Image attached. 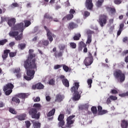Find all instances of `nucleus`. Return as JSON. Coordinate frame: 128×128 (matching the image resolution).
<instances>
[{
	"instance_id": "nucleus-62",
	"label": "nucleus",
	"mask_w": 128,
	"mask_h": 128,
	"mask_svg": "<svg viewBox=\"0 0 128 128\" xmlns=\"http://www.w3.org/2000/svg\"><path fill=\"white\" fill-rule=\"evenodd\" d=\"M111 94H118V92L116 90H111Z\"/></svg>"
},
{
	"instance_id": "nucleus-54",
	"label": "nucleus",
	"mask_w": 128,
	"mask_h": 128,
	"mask_svg": "<svg viewBox=\"0 0 128 128\" xmlns=\"http://www.w3.org/2000/svg\"><path fill=\"white\" fill-rule=\"evenodd\" d=\"M110 98L111 100H118V97L116 96H110Z\"/></svg>"
},
{
	"instance_id": "nucleus-38",
	"label": "nucleus",
	"mask_w": 128,
	"mask_h": 128,
	"mask_svg": "<svg viewBox=\"0 0 128 128\" xmlns=\"http://www.w3.org/2000/svg\"><path fill=\"white\" fill-rule=\"evenodd\" d=\"M8 42V40L7 39H4L0 40V46H4V44H6Z\"/></svg>"
},
{
	"instance_id": "nucleus-21",
	"label": "nucleus",
	"mask_w": 128,
	"mask_h": 128,
	"mask_svg": "<svg viewBox=\"0 0 128 128\" xmlns=\"http://www.w3.org/2000/svg\"><path fill=\"white\" fill-rule=\"evenodd\" d=\"M16 18H11L9 20H8V24L9 26L12 27V26L16 24Z\"/></svg>"
},
{
	"instance_id": "nucleus-34",
	"label": "nucleus",
	"mask_w": 128,
	"mask_h": 128,
	"mask_svg": "<svg viewBox=\"0 0 128 128\" xmlns=\"http://www.w3.org/2000/svg\"><path fill=\"white\" fill-rule=\"evenodd\" d=\"M54 56L56 58H60L62 56V52H55L54 54Z\"/></svg>"
},
{
	"instance_id": "nucleus-7",
	"label": "nucleus",
	"mask_w": 128,
	"mask_h": 128,
	"mask_svg": "<svg viewBox=\"0 0 128 128\" xmlns=\"http://www.w3.org/2000/svg\"><path fill=\"white\" fill-rule=\"evenodd\" d=\"M107 21H108V16H106V15L102 14L100 16L98 22L100 26H102V28H104V25L106 24Z\"/></svg>"
},
{
	"instance_id": "nucleus-5",
	"label": "nucleus",
	"mask_w": 128,
	"mask_h": 128,
	"mask_svg": "<svg viewBox=\"0 0 128 128\" xmlns=\"http://www.w3.org/2000/svg\"><path fill=\"white\" fill-rule=\"evenodd\" d=\"M14 88V86L10 82L6 84L3 88V90L6 96H10Z\"/></svg>"
},
{
	"instance_id": "nucleus-45",
	"label": "nucleus",
	"mask_w": 128,
	"mask_h": 128,
	"mask_svg": "<svg viewBox=\"0 0 128 128\" xmlns=\"http://www.w3.org/2000/svg\"><path fill=\"white\" fill-rule=\"evenodd\" d=\"M58 48L60 50H64L66 48V45L64 44H60L59 45Z\"/></svg>"
},
{
	"instance_id": "nucleus-57",
	"label": "nucleus",
	"mask_w": 128,
	"mask_h": 128,
	"mask_svg": "<svg viewBox=\"0 0 128 128\" xmlns=\"http://www.w3.org/2000/svg\"><path fill=\"white\" fill-rule=\"evenodd\" d=\"M12 8H18V4L16 2L12 3L11 5Z\"/></svg>"
},
{
	"instance_id": "nucleus-43",
	"label": "nucleus",
	"mask_w": 128,
	"mask_h": 128,
	"mask_svg": "<svg viewBox=\"0 0 128 128\" xmlns=\"http://www.w3.org/2000/svg\"><path fill=\"white\" fill-rule=\"evenodd\" d=\"M70 47L72 48H76V44L74 42H72L70 43Z\"/></svg>"
},
{
	"instance_id": "nucleus-29",
	"label": "nucleus",
	"mask_w": 128,
	"mask_h": 128,
	"mask_svg": "<svg viewBox=\"0 0 128 128\" xmlns=\"http://www.w3.org/2000/svg\"><path fill=\"white\" fill-rule=\"evenodd\" d=\"M44 18H47L48 20H49L50 22H52V20L53 18L52 16L48 13H46L44 15Z\"/></svg>"
},
{
	"instance_id": "nucleus-51",
	"label": "nucleus",
	"mask_w": 128,
	"mask_h": 128,
	"mask_svg": "<svg viewBox=\"0 0 128 128\" xmlns=\"http://www.w3.org/2000/svg\"><path fill=\"white\" fill-rule=\"evenodd\" d=\"M62 64H56L54 66V70H58V68H62Z\"/></svg>"
},
{
	"instance_id": "nucleus-27",
	"label": "nucleus",
	"mask_w": 128,
	"mask_h": 128,
	"mask_svg": "<svg viewBox=\"0 0 128 128\" xmlns=\"http://www.w3.org/2000/svg\"><path fill=\"white\" fill-rule=\"evenodd\" d=\"M12 102H16V104H18L20 102V100L16 96L12 97Z\"/></svg>"
},
{
	"instance_id": "nucleus-25",
	"label": "nucleus",
	"mask_w": 128,
	"mask_h": 128,
	"mask_svg": "<svg viewBox=\"0 0 128 128\" xmlns=\"http://www.w3.org/2000/svg\"><path fill=\"white\" fill-rule=\"evenodd\" d=\"M33 108H36L38 112L42 109V105L38 103H36L33 105Z\"/></svg>"
},
{
	"instance_id": "nucleus-22",
	"label": "nucleus",
	"mask_w": 128,
	"mask_h": 128,
	"mask_svg": "<svg viewBox=\"0 0 128 128\" xmlns=\"http://www.w3.org/2000/svg\"><path fill=\"white\" fill-rule=\"evenodd\" d=\"M72 18H74V14H68L63 18L62 20H72Z\"/></svg>"
},
{
	"instance_id": "nucleus-41",
	"label": "nucleus",
	"mask_w": 128,
	"mask_h": 128,
	"mask_svg": "<svg viewBox=\"0 0 128 128\" xmlns=\"http://www.w3.org/2000/svg\"><path fill=\"white\" fill-rule=\"evenodd\" d=\"M87 83L88 84V86H89L90 88H92V78H89L87 80Z\"/></svg>"
},
{
	"instance_id": "nucleus-9",
	"label": "nucleus",
	"mask_w": 128,
	"mask_h": 128,
	"mask_svg": "<svg viewBox=\"0 0 128 128\" xmlns=\"http://www.w3.org/2000/svg\"><path fill=\"white\" fill-rule=\"evenodd\" d=\"M44 28L46 30L47 34V38L50 42H52V40H54V38H54L55 35L53 34L50 29L46 27V26H44Z\"/></svg>"
},
{
	"instance_id": "nucleus-28",
	"label": "nucleus",
	"mask_w": 128,
	"mask_h": 128,
	"mask_svg": "<svg viewBox=\"0 0 128 128\" xmlns=\"http://www.w3.org/2000/svg\"><path fill=\"white\" fill-rule=\"evenodd\" d=\"M106 10L108 12H111V14H114L116 12V8H112L110 7L106 6Z\"/></svg>"
},
{
	"instance_id": "nucleus-36",
	"label": "nucleus",
	"mask_w": 128,
	"mask_h": 128,
	"mask_svg": "<svg viewBox=\"0 0 128 128\" xmlns=\"http://www.w3.org/2000/svg\"><path fill=\"white\" fill-rule=\"evenodd\" d=\"M80 36H81L80 34L78 33L74 37V40H80Z\"/></svg>"
},
{
	"instance_id": "nucleus-14",
	"label": "nucleus",
	"mask_w": 128,
	"mask_h": 128,
	"mask_svg": "<svg viewBox=\"0 0 128 128\" xmlns=\"http://www.w3.org/2000/svg\"><path fill=\"white\" fill-rule=\"evenodd\" d=\"M50 44V42L48 40H40L38 43L39 46H48Z\"/></svg>"
},
{
	"instance_id": "nucleus-39",
	"label": "nucleus",
	"mask_w": 128,
	"mask_h": 128,
	"mask_svg": "<svg viewBox=\"0 0 128 128\" xmlns=\"http://www.w3.org/2000/svg\"><path fill=\"white\" fill-rule=\"evenodd\" d=\"M9 112L11 114H18V112H16L14 109L12 108H9Z\"/></svg>"
},
{
	"instance_id": "nucleus-8",
	"label": "nucleus",
	"mask_w": 128,
	"mask_h": 128,
	"mask_svg": "<svg viewBox=\"0 0 128 128\" xmlns=\"http://www.w3.org/2000/svg\"><path fill=\"white\" fill-rule=\"evenodd\" d=\"M13 30H18V32H20L22 34V32H24V23L20 22L16 24L13 27Z\"/></svg>"
},
{
	"instance_id": "nucleus-37",
	"label": "nucleus",
	"mask_w": 128,
	"mask_h": 128,
	"mask_svg": "<svg viewBox=\"0 0 128 128\" xmlns=\"http://www.w3.org/2000/svg\"><path fill=\"white\" fill-rule=\"evenodd\" d=\"M91 110L94 114H96L98 112V110L96 109V107L93 106L91 108Z\"/></svg>"
},
{
	"instance_id": "nucleus-56",
	"label": "nucleus",
	"mask_w": 128,
	"mask_h": 128,
	"mask_svg": "<svg viewBox=\"0 0 128 128\" xmlns=\"http://www.w3.org/2000/svg\"><path fill=\"white\" fill-rule=\"evenodd\" d=\"M128 54V50H125L122 52L121 54L122 56H126Z\"/></svg>"
},
{
	"instance_id": "nucleus-47",
	"label": "nucleus",
	"mask_w": 128,
	"mask_h": 128,
	"mask_svg": "<svg viewBox=\"0 0 128 128\" xmlns=\"http://www.w3.org/2000/svg\"><path fill=\"white\" fill-rule=\"evenodd\" d=\"M14 74H16L20 72V68H15L14 70Z\"/></svg>"
},
{
	"instance_id": "nucleus-16",
	"label": "nucleus",
	"mask_w": 128,
	"mask_h": 128,
	"mask_svg": "<svg viewBox=\"0 0 128 128\" xmlns=\"http://www.w3.org/2000/svg\"><path fill=\"white\" fill-rule=\"evenodd\" d=\"M16 96L18 98H22V100H24L28 96V94L26 93H20L16 94Z\"/></svg>"
},
{
	"instance_id": "nucleus-53",
	"label": "nucleus",
	"mask_w": 128,
	"mask_h": 128,
	"mask_svg": "<svg viewBox=\"0 0 128 128\" xmlns=\"http://www.w3.org/2000/svg\"><path fill=\"white\" fill-rule=\"evenodd\" d=\"M90 13L88 12V11H85L84 12V16L85 18H88V16H90Z\"/></svg>"
},
{
	"instance_id": "nucleus-10",
	"label": "nucleus",
	"mask_w": 128,
	"mask_h": 128,
	"mask_svg": "<svg viewBox=\"0 0 128 128\" xmlns=\"http://www.w3.org/2000/svg\"><path fill=\"white\" fill-rule=\"evenodd\" d=\"M85 6L88 10H92L94 8V4L92 0H86L85 2Z\"/></svg>"
},
{
	"instance_id": "nucleus-55",
	"label": "nucleus",
	"mask_w": 128,
	"mask_h": 128,
	"mask_svg": "<svg viewBox=\"0 0 128 128\" xmlns=\"http://www.w3.org/2000/svg\"><path fill=\"white\" fill-rule=\"evenodd\" d=\"M86 34H88V36H92V34H94V31H92L91 30H88L86 31Z\"/></svg>"
},
{
	"instance_id": "nucleus-1",
	"label": "nucleus",
	"mask_w": 128,
	"mask_h": 128,
	"mask_svg": "<svg viewBox=\"0 0 128 128\" xmlns=\"http://www.w3.org/2000/svg\"><path fill=\"white\" fill-rule=\"evenodd\" d=\"M36 58V54H29L28 58L24 62V66L26 70L27 76H24V78L26 80H30L34 77L36 70H37V64L36 63V59L34 58ZM34 58V59H32Z\"/></svg>"
},
{
	"instance_id": "nucleus-12",
	"label": "nucleus",
	"mask_w": 128,
	"mask_h": 128,
	"mask_svg": "<svg viewBox=\"0 0 128 128\" xmlns=\"http://www.w3.org/2000/svg\"><path fill=\"white\" fill-rule=\"evenodd\" d=\"M76 116L72 115L68 117L66 119L68 128H72L71 124H72L74 122V120H72V118H74Z\"/></svg>"
},
{
	"instance_id": "nucleus-48",
	"label": "nucleus",
	"mask_w": 128,
	"mask_h": 128,
	"mask_svg": "<svg viewBox=\"0 0 128 128\" xmlns=\"http://www.w3.org/2000/svg\"><path fill=\"white\" fill-rule=\"evenodd\" d=\"M9 56L10 58H14V56H16V53L14 52H10Z\"/></svg>"
},
{
	"instance_id": "nucleus-2",
	"label": "nucleus",
	"mask_w": 128,
	"mask_h": 128,
	"mask_svg": "<svg viewBox=\"0 0 128 128\" xmlns=\"http://www.w3.org/2000/svg\"><path fill=\"white\" fill-rule=\"evenodd\" d=\"M74 84V86L70 88V90L72 94H73V100H78L80 98V94H82V90H80L79 92L78 91V88H80L79 82H75Z\"/></svg>"
},
{
	"instance_id": "nucleus-59",
	"label": "nucleus",
	"mask_w": 128,
	"mask_h": 128,
	"mask_svg": "<svg viewBox=\"0 0 128 128\" xmlns=\"http://www.w3.org/2000/svg\"><path fill=\"white\" fill-rule=\"evenodd\" d=\"M74 14H76V10H74V9H70V14L74 15Z\"/></svg>"
},
{
	"instance_id": "nucleus-42",
	"label": "nucleus",
	"mask_w": 128,
	"mask_h": 128,
	"mask_svg": "<svg viewBox=\"0 0 128 128\" xmlns=\"http://www.w3.org/2000/svg\"><path fill=\"white\" fill-rule=\"evenodd\" d=\"M62 68H63V70H64V72H68L70 68H68V66H66V64H62Z\"/></svg>"
},
{
	"instance_id": "nucleus-31",
	"label": "nucleus",
	"mask_w": 128,
	"mask_h": 128,
	"mask_svg": "<svg viewBox=\"0 0 128 128\" xmlns=\"http://www.w3.org/2000/svg\"><path fill=\"white\" fill-rule=\"evenodd\" d=\"M33 126L34 128H40V124L38 122H32Z\"/></svg>"
},
{
	"instance_id": "nucleus-58",
	"label": "nucleus",
	"mask_w": 128,
	"mask_h": 128,
	"mask_svg": "<svg viewBox=\"0 0 128 128\" xmlns=\"http://www.w3.org/2000/svg\"><path fill=\"white\" fill-rule=\"evenodd\" d=\"M124 27V24L123 23H122L121 24H120L119 30H123Z\"/></svg>"
},
{
	"instance_id": "nucleus-4",
	"label": "nucleus",
	"mask_w": 128,
	"mask_h": 128,
	"mask_svg": "<svg viewBox=\"0 0 128 128\" xmlns=\"http://www.w3.org/2000/svg\"><path fill=\"white\" fill-rule=\"evenodd\" d=\"M29 116H30L32 118L35 120H40V112H38V110L36 108H28Z\"/></svg>"
},
{
	"instance_id": "nucleus-33",
	"label": "nucleus",
	"mask_w": 128,
	"mask_h": 128,
	"mask_svg": "<svg viewBox=\"0 0 128 128\" xmlns=\"http://www.w3.org/2000/svg\"><path fill=\"white\" fill-rule=\"evenodd\" d=\"M24 28H28V26H30V24H32V22H30V21L28 20H24Z\"/></svg>"
},
{
	"instance_id": "nucleus-52",
	"label": "nucleus",
	"mask_w": 128,
	"mask_h": 128,
	"mask_svg": "<svg viewBox=\"0 0 128 128\" xmlns=\"http://www.w3.org/2000/svg\"><path fill=\"white\" fill-rule=\"evenodd\" d=\"M108 112V110H102L100 113H98L99 116H102V114H104Z\"/></svg>"
},
{
	"instance_id": "nucleus-11",
	"label": "nucleus",
	"mask_w": 128,
	"mask_h": 128,
	"mask_svg": "<svg viewBox=\"0 0 128 128\" xmlns=\"http://www.w3.org/2000/svg\"><path fill=\"white\" fill-rule=\"evenodd\" d=\"M64 114H60L58 118V120L60 122L58 124L59 126H64Z\"/></svg>"
},
{
	"instance_id": "nucleus-17",
	"label": "nucleus",
	"mask_w": 128,
	"mask_h": 128,
	"mask_svg": "<svg viewBox=\"0 0 128 128\" xmlns=\"http://www.w3.org/2000/svg\"><path fill=\"white\" fill-rule=\"evenodd\" d=\"M64 96L61 95L60 94H58L56 95L55 102H60L64 100Z\"/></svg>"
},
{
	"instance_id": "nucleus-40",
	"label": "nucleus",
	"mask_w": 128,
	"mask_h": 128,
	"mask_svg": "<svg viewBox=\"0 0 128 128\" xmlns=\"http://www.w3.org/2000/svg\"><path fill=\"white\" fill-rule=\"evenodd\" d=\"M90 42H92V35H88V39L86 44H90Z\"/></svg>"
},
{
	"instance_id": "nucleus-13",
	"label": "nucleus",
	"mask_w": 128,
	"mask_h": 128,
	"mask_svg": "<svg viewBox=\"0 0 128 128\" xmlns=\"http://www.w3.org/2000/svg\"><path fill=\"white\" fill-rule=\"evenodd\" d=\"M94 62V59L91 58H86L84 60V64L86 66H90Z\"/></svg>"
},
{
	"instance_id": "nucleus-46",
	"label": "nucleus",
	"mask_w": 128,
	"mask_h": 128,
	"mask_svg": "<svg viewBox=\"0 0 128 128\" xmlns=\"http://www.w3.org/2000/svg\"><path fill=\"white\" fill-rule=\"evenodd\" d=\"M25 124H26V128H30V126H32V123H30V121H26Z\"/></svg>"
},
{
	"instance_id": "nucleus-6",
	"label": "nucleus",
	"mask_w": 128,
	"mask_h": 128,
	"mask_svg": "<svg viewBox=\"0 0 128 128\" xmlns=\"http://www.w3.org/2000/svg\"><path fill=\"white\" fill-rule=\"evenodd\" d=\"M9 36L14 38L16 40H22V33H20L18 35V31H10L9 32Z\"/></svg>"
},
{
	"instance_id": "nucleus-19",
	"label": "nucleus",
	"mask_w": 128,
	"mask_h": 128,
	"mask_svg": "<svg viewBox=\"0 0 128 128\" xmlns=\"http://www.w3.org/2000/svg\"><path fill=\"white\" fill-rule=\"evenodd\" d=\"M78 26V24L74 22H70L68 24V30H74V28H76Z\"/></svg>"
},
{
	"instance_id": "nucleus-60",
	"label": "nucleus",
	"mask_w": 128,
	"mask_h": 128,
	"mask_svg": "<svg viewBox=\"0 0 128 128\" xmlns=\"http://www.w3.org/2000/svg\"><path fill=\"white\" fill-rule=\"evenodd\" d=\"M16 76L18 78H22V73H20V72L17 73L16 74Z\"/></svg>"
},
{
	"instance_id": "nucleus-61",
	"label": "nucleus",
	"mask_w": 128,
	"mask_h": 128,
	"mask_svg": "<svg viewBox=\"0 0 128 128\" xmlns=\"http://www.w3.org/2000/svg\"><path fill=\"white\" fill-rule=\"evenodd\" d=\"M110 98H108V99L106 100V104H110V102H112V101L110 100Z\"/></svg>"
},
{
	"instance_id": "nucleus-30",
	"label": "nucleus",
	"mask_w": 128,
	"mask_h": 128,
	"mask_svg": "<svg viewBox=\"0 0 128 128\" xmlns=\"http://www.w3.org/2000/svg\"><path fill=\"white\" fill-rule=\"evenodd\" d=\"M104 0H98V2H96V6L97 8H100L102 6V4Z\"/></svg>"
},
{
	"instance_id": "nucleus-18",
	"label": "nucleus",
	"mask_w": 128,
	"mask_h": 128,
	"mask_svg": "<svg viewBox=\"0 0 128 128\" xmlns=\"http://www.w3.org/2000/svg\"><path fill=\"white\" fill-rule=\"evenodd\" d=\"M9 52H10V50H4V53L2 54V58H3V60H6V58L8 56Z\"/></svg>"
},
{
	"instance_id": "nucleus-3",
	"label": "nucleus",
	"mask_w": 128,
	"mask_h": 128,
	"mask_svg": "<svg viewBox=\"0 0 128 128\" xmlns=\"http://www.w3.org/2000/svg\"><path fill=\"white\" fill-rule=\"evenodd\" d=\"M114 76L118 82L122 84L126 80V74L121 70H118L114 72Z\"/></svg>"
},
{
	"instance_id": "nucleus-35",
	"label": "nucleus",
	"mask_w": 128,
	"mask_h": 128,
	"mask_svg": "<svg viewBox=\"0 0 128 128\" xmlns=\"http://www.w3.org/2000/svg\"><path fill=\"white\" fill-rule=\"evenodd\" d=\"M26 44H20L18 45V48H20V50H24L26 48Z\"/></svg>"
},
{
	"instance_id": "nucleus-44",
	"label": "nucleus",
	"mask_w": 128,
	"mask_h": 128,
	"mask_svg": "<svg viewBox=\"0 0 128 128\" xmlns=\"http://www.w3.org/2000/svg\"><path fill=\"white\" fill-rule=\"evenodd\" d=\"M81 108L82 110H86L88 109V104H85L82 105L81 106Z\"/></svg>"
},
{
	"instance_id": "nucleus-26",
	"label": "nucleus",
	"mask_w": 128,
	"mask_h": 128,
	"mask_svg": "<svg viewBox=\"0 0 128 128\" xmlns=\"http://www.w3.org/2000/svg\"><path fill=\"white\" fill-rule=\"evenodd\" d=\"M48 84L50 86H54L56 84V78H52L48 80Z\"/></svg>"
},
{
	"instance_id": "nucleus-24",
	"label": "nucleus",
	"mask_w": 128,
	"mask_h": 128,
	"mask_svg": "<svg viewBox=\"0 0 128 128\" xmlns=\"http://www.w3.org/2000/svg\"><path fill=\"white\" fill-rule=\"evenodd\" d=\"M62 82L64 86H66V88L70 87V82H68V80L66 78L62 80Z\"/></svg>"
},
{
	"instance_id": "nucleus-20",
	"label": "nucleus",
	"mask_w": 128,
	"mask_h": 128,
	"mask_svg": "<svg viewBox=\"0 0 128 128\" xmlns=\"http://www.w3.org/2000/svg\"><path fill=\"white\" fill-rule=\"evenodd\" d=\"M15 118H18V120H24L26 118V114H22L20 115H17Z\"/></svg>"
},
{
	"instance_id": "nucleus-15",
	"label": "nucleus",
	"mask_w": 128,
	"mask_h": 128,
	"mask_svg": "<svg viewBox=\"0 0 128 128\" xmlns=\"http://www.w3.org/2000/svg\"><path fill=\"white\" fill-rule=\"evenodd\" d=\"M44 88V86L42 83H38L32 86V90H42Z\"/></svg>"
},
{
	"instance_id": "nucleus-32",
	"label": "nucleus",
	"mask_w": 128,
	"mask_h": 128,
	"mask_svg": "<svg viewBox=\"0 0 128 128\" xmlns=\"http://www.w3.org/2000/svg\"><path fill=\"white\" fill-rule=\"evenodd\" d=\"M56 112V108H53L48 114V116H52Z\"/></svg>"
},
{
	"instance_id": "nucleus-64",
	"label": "nucleus",
	"mask_w": 128,
	"mask_h": 128,
	"mask_svg": "<svg viewBox=\"0 0 128 128\" xmlns=\"http://www.w3.org/2000/svg\"><path fill=\"white\" fill-rule=\"evenodd\" d=\"M46 98L47 102H50V100H52V98L49 96H46Z\"/></svg>"
},
{
	"instance_id": "nucleus-23",
	"label": "nucleus",
	"mask_w": 128,
	"mask_h": 128,
	"mask_svg": "<svg viewBox=\"0 0 128 128\" xmlns=\"http://www.w3.org/2000/svg\"><path fill=\"white\" fill-rule=\"evenodd\" d=\"M128 122L126 120H122L121 121V127L122 128H128Z\"/></svg>"
},
{
	"instance_id": "nucleus-50",
	"label": "nucleus",
	"mask_w": 128,
	"mask_h": 128,
	"mask_svg": "<svg viewBox=\"0 0 128 128\" xmlns=\"http://www.w3.org/2000/svg\"><path fill=\"white\" fill-rule=\"evenodd\" d=\"M79 46H81V48H86V44L84 42H80Z\"/></svg>"
},
{
	"instance_id": "nucleus-63",
	"label": "nucleus",
	"mask_w": 128,
	"mask_h": 128,
	"mask_svg": "<svg viewBox=\"0 0 128 128\" xmlns=\"http://www.w3.org/2000/svg\"><path fill=\"white\" fill-rule=\"evenodd\" d=\"M128 40V37H124L122 39L123 42H126Z\"/></svg>"
},
{
	"instance_id": "nucleus-49",
	"label": "nucleus",
	"mask_w": 128,
	"mask_h": 128,
	"mask_svg": "<svg viewBox=\"0 0 128 128\" xmlns=\"http://www.w3.org/2000/svg\"><path fill=\"white\" fill-rule=\"evenodd\" d=\"M114 2L115 4H120L122 2V0H114Z\"/></svg>"
}]
</instances>
